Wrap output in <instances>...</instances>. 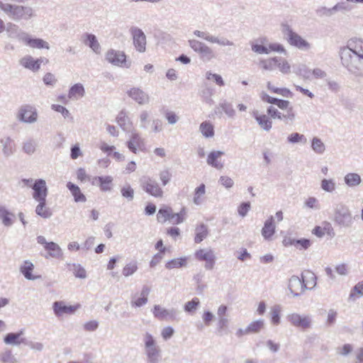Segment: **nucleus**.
I'll use <instances>...</instances> for the list:
<instances>
[{"mask_svg": "<svg viewBox=\"0 0 363 363\" xmlns=\"http://www.w3.org/2000/svg\"><path fill=\"white\" fill-rule=\"evenodd\" d=\"M67 187L70 191L75 202H85L86 201V196L82 193L77 185L69 182L67 184Z\"/></svg>", "mask_w": 363, "mask_h": 363, "instance_id": "obj_34", "label": "nucleus"}, {"mask_svg": "<svg viewBox=\"0 0 363 363\" xmlns=\"http://www.w3.org/2000/svg\"><path fill=\"white\" fill-rule=\"evenodd\" d=\"M34 269V264L29 260H25L20 267V272L28 280H35L40 277V276H34L32 272Z\"/></svg>", "mask_w": 363, "mask_h": 363, "instance_id": "obj_27", "label": "nucleus"}, {"mask_svg": "<svg viewBox=\"0 0 363 363\" xmlns=\"http://www.w3.org/2000/svg\"><path fill=\"white\" fill-rule=\"evenodd\" d=\"M105 58L114 66L128 68L130 65L127 63L126 55L123 51L110 49L106 52Z\"/></svg>", "mask_w": 363, "mask_h": 363, "instance_id": "obj_6", "label": "nucleus"}, {"mask_svg": "<svg viewBox=\"0 0 363 363\" xmlns=\"http://www.w3.org/2000/svg\"><path fill=\"white\" fill-rule=\"evenodd\" d=\"M288 289L294 297H298L300 294L305 291L306 285L303 284L301 278L293 275L289 280Z\"/></svg>", "mask_w": 363, "mask_h": 363, "instance_id": "obj_18", "label": "nucleus"}, {"mask_svg": "<svg viewBox=\"0 0 363 363\" xmlns=\"http://www.w3.org/2000/svg\"><path fill=\"white\" fill-rule=\"evenodd\" d=\"M264 320L259 319L250 323L247 326V330L249 331V333H257L264 328Z\"/></svg>", "mask_w": 363, "mask_h": 363, "instance_id": "obj_50", "label": "nucleus"}, {"mask_svg": "<svg viewBox=\"0 0 363 363\" xmlns=\"http://www.w3.org/2000/svg\"><path fill=\"white\" fill-rule=\"evenodd\" d=\"M79 308V305L67 306L64 301H55L52 304V310L56 317H62L65 314L72 315Z\"/></svg>", "mask_w": 363, "mask_h": 363, "instance_id": "obj_17", "label": "nucleus"}, {"mask_svg": "<svg viewBox=\"0 0 363 363\" xmlns=\"http://www.w3.org/2000/svg\"><path fill=\"white\" fill-rule=\"evenodd\" d=\"M311 148L316 154L322 155L325 150V145L320 138L314 137L311 141Z\"/></svg>", "mask_w": 363, "mask_h": 363, "instance_id": "obj_45", "label": "nucleus"}, {"mask_svg": "<svg viewBox=\"0 0 363 363\" xmlns=\"http://www.w3.org/2000/svg\"><path fill=\"white\" fill-rule=\"evenodd\" d=\"M155 318L160 320H174L177 319L179 311L175 308L167 309L160 305H155L152 309Z\"/></svg>", "mask_w": 363, "mask_h": 363, "instance_id": "obj_13", "label": "nucleus"}, {"mask_svg": "<svg viewBox=\"0 0 363 363\" xmlns=\"http://www.w3.org/2000/svg\"><path fill=\"white\" fill-rule=\"evenodd\" d=\"M5 30H6L9 38H16L21 43H23L24 39L28 33L21 30L17 25L11 22L6 24V28Z\"/></svg>", "mask_w": 363, "mask_h": 363, "instance_id": "obj_20", "label": "nucleus"}, {"mask_svg": "<svg viewBox=\"0 0 363 363\" xmlns=\"http://www.w3.org/2000/svg\"><path fill=\"white\" fill-rule=\"evenodd\" d=\"M214 94V89L210 86L206 85L200 91V96L202 100L207 104L212 105L214 101L212 96Z\"/></svg>", "mask_w": 363, "mask_h": 363, "instance_id": "obj_38", "label": "nucleus"}, {"mask_svg": "<svg viewBox=\"0 0 363 363\" xmlns=\"http://www.w3.org/2000/svg\"><path fill=\"white\" fill-rule=\"evenodd\" d=\"M37 147L38 142L33 138L28 139L22 143V150L23 152L28 155L34 154Z\"/></svg>", "mask_w": 363, "mask_h": 363, "instance_id": "obj_37", "label": "nucleus"}, {"mask_svg": "<svg viewBox=\"0 0 363 363\" xmlns=\"http://www.w3.org/2000/svg\"><path fill=\"white\" fill-rule=\"evenodd\" d=\"M15 218V215L13 213L8 211L5 214H4L3 216H1L0 218V219H1V221H2V223L4 224V225H5L6 227H9L13 224V222H14L13 218Z\"/></svg>", "mask_w": 363, "mask_h": 363, "instance_id": "obj_64", "label": "nucleus"}, {"mask_svg": "<svg viewBox=\"0 0 363 363\" xmlns=\"http://www.w3.org/2000/svg\"><path fill=\"white\" fill-rule=\"evenodd\" d=\"M287 141L291 144H295V143L304 144L306 143V138L305 135L303 134H300L298 133H293L287 137Z\"/></svg>", "mask_w": 363, "mask_h": 363, "instance_id": "obj_53", "label": "nucleus"}, {"mask_svg": "<svg viewBox=\"0 0 363 363\" xmlns=\"http://www.w3.org/2000/svg\"><path fill=\"white\" fill-rule=\"evenodd\" d=\"M171 212V208H160L157 214V220L161 223H164L167 220H169Z\"/></svg>", "mask_w": 363, "mask_h": 363, "instance_id": "obj_58", "label": "nucleus"}, {"mask_svg": "<svg viewBox=\"0 0 363 363\" xmlns=\"http://www.w3.org/2000/svg\"><path fill=\"white\" fill-rule=\"evenodd\" d=\"M276 226L273 216H270L264 224L262 229V235L265 240H270L275 233Z\"/></svg>", "mask_w": 363, "mask_h": 363, "instance_id": "obj_29", "label": "nucleus"}, {"mask_svg": "<svg viewBox=\"0 0 363 363\" xmlns=\"http://www.w3.org/2000/svg\"><path fill=\"white\" fill-rule=\"evenodd\" d=\"M38 206L35 208V213L38 216L43 218H49L52 216V212L48 207L46 206L45 200H38Z\"/></svg>", "mask_w": 363, "mask_h": 363, "instance_id": "obj_36", "label": "nucleus"}, {"mask_svg": "<svg viewBox=\"0 0 363 363\" xmlns=\"http://www.w3.org/2000/svg\"><path fill=\"white\" fill-rule=\"evenodd\" d=\"M138 270V265L135 262H131L127 264L123 269L122 273L125 277L133 275Z\"/></svg>", "mask_w": 363, "mask_h": 363, "instance_id": "obj_60", "label": "nucleus"}, {"mask_svg": "<svg viewBox=\"0 0 363 363\" xmlns=\"http://www.w3.org/2000/svg\"><path fill=\"white\" fill-rule=\"evenodd\" d=\"M130 31L135 50L141 53L145 52L146 51L147 40L144 32L138 27L130 28Z\"/></svg>", "mask_w": 363, "mask_h": 363, "instance_id": "obj_12", "label": "nucleus"}, {"mask_svg": "<svg viewBox=\"0 0 363 363\" xmlns=\"http://www.w3.org/2000/svg\"><path fill=\"white\" fill-rule=\"evenodd\" d=\"M0 359L2 363H17L16 358L9 350L0 354Z\"/></svg>", "mask_w": 363, "mask_h": 363, "instance_id": "obj_59", "label": "nucleus"}, {"mask_svg": "<svg viewBox=\"0 0 363 363\" xmlns=\"http://www.w3.org/2000/svg\"><path fill=\"white\" fill-rule=\"evenodd\" d=\"M199 305V299L198 298H194L191 301L184 304V309L186 313H194Z\"/></svg>", "mask_w": 363, "mask_h": 363, "instance_id": "obj_54", "label": "nucleus"}, {"mask_svg": "<svg viewBox=\"0 0 363 363\" xmlns=\"http://www.w3.org/2000/svg\"><path fill=\"white\" fill-rule=\"evenodd\" d=\"M150 123V113L143 110L139 115V127L143 130H147Z\"/></svg>", "mask_w": 363, "mask_h": 363, "instance_id": "obj_48", "label": "nucleus"}, {"mask_svg": "<svg viewBox=\"0 0 363 363\" xmlns=\"http://www.w3.org/2000/svg\"><path fill=\"white\" fill-rule=\"evenodd\" d=\"M252 116L262 130L268 132L272 129V122L267 115L259 114L258 111H256L253 112Z\"/></svg>", "mask_w": 363, "mask_h": 363, "instance_id": "obj_26", "label": "nucleus"}, {"mask_svg": "<svg viewBox=\"0 0 363 363\" xmlns=\"http://www.w3.org/2000/svg\"><path fill=\"white\" fill-rule=\"evenodd\" d=\"M16 118L23 123H34L38 121L37 109L30 104L23 105L19 108Z\"/></svg>", "mask_w": 363, "mask_h": 363, "instance_id": "obj_5", "label": "nucleus"}, {"mask_svg": "<svg viewBox=\"0 0 363 363\" xmlns=\"http://www.w3.org/2000/svg\"><path fill=\"white\" fill-rule=\"evenodd\" d=\"M84 94L85 89L83 84L77 83L69 88L67 97L71 100H78L82 98Z\"/></svg>", "mask_w": 363, "mask_h": 363, "instance_id": "obj_28", "label": "nucleus"}, {"mask_svg": "<svg viewBox=\"0 0 363 363\" xmlns=\"http://www.w3.org/2000/svg\"><path fill=\"white\" fill-rule=\"evenodd\" d=\"M199 130L205 138H212L214 135L213 125L209 121H204L200 124Z\"/></svg>", "mask_w": 363, "mask_h": 363, "instance_id": "obj_41", "label": "nucleus"}, {"mask_svg": "<svg viewBox=\"0 0 363 363\" xmlns=\"http://www.w3.org/2000/svg\"><path fill=\"white\" fill-rule=\"evenodd\" d=\"M277 67L284 74H288L291 72V66L286 59L278 57Z\"/></svg>", "mask_w": 363, "mask_h": 363, "instance_id": "obj_52", "label": "nucleus"}, {"mask_svg": "<svg viewBox=\"0 0 363 363\" xmlns=\"http://www.w3.org/2000/svg\"><path fill=\"white\" fill-rule=\"evenodd\" d=\"M349 3L350 2L347 1L338 2L335 4V9L337 12H341L342 13L350 12L352 10V6Z\"/></svg>", "mask_w": 363, "mask_h": 363, "instance_id": "obj_62", "label": "nucleus"}, {"mask_svg": "<svg viewBox=\"0 0 363 363\" xmlns=\"http://www.w3.org/2000/svg\"><path fill=\"white\" fill-rule=\"evenodd\" d=\"M344 182L348 187L354 188L361 184L362 178L357 173L350 172L344 177Z\"/></svg>", "mask_w": 363, "mask_h": 363, "instance_id": "obj_32", "label": "nucleus"}, {"mask_svg": "<svg viewBox=\"0 0 363 363\" xmlns=\"http://www.w3.org/2000/svg\"><path fill=\"white\" fill-rule=\"evenodd\" d=\"M31 188L33 190V198L35 201L46 199L48 189L45 180L43 179L35 180Z\"/></svg>", "mask_w": 363, "mask_h": 363, "instance_id": "obj_16", "label": "nucleus"}, {"mask_svg": "<svg viewBox=\"0 0 363 363\" xmlns=\"http://www.w3.org/2000/svg\"><path fill=\"white\" fill-rule=\"evenodd\" d=\"M144 352L148 363H158L162 359V350L154 336L146 332L143 336Z\"/></svg>", "mask_w": 363, "mask_h": 363, "instance_id": "obj_3", "label": "nucleus"}, {"mask_svg": "<svg viewBox=\"0 0 363 363\" xmlns=\"http://www.w3.org/2000/svg\"><path fill=\"white\" fill-rule=\"evenodd\" d=\"M23 43L31 48L49 50L50 48L47 41L41 38H32L28 33H27Z\"/></svg>", "mask_w": 363, "mask_h": 363, "instance_id": "obj_21", "label": "nucleus"}, {"mask_svg": "<svg viewBox=\"0 0 363 363\" xmlns=\"http://www.w3.org/2000/svg\"><path fill=\"white\" fill-rule=\"evenodd\" d=\"M320 188L328 193H333L336 190V183L333 179H323L320 182Z\"/></svg>", "mask_w": 363, "mask_h": 363, "instance_id": "obj_42", "label": "nucleus"}, {"mask_svg": "<svg viewBox=\"0 0 363 363\" xmlns=\"http://www.w3.org/2000/svg\"><path fill=\"white\" fill-rule=\"evenodd\" d=\"M121 192L124 198H126L128 201H132L134 198V190L129 184L123 186Z\"/></svg>", "mask_w": 363, "mask_h": 363, "instance_id": "obj_63", "label": "nucleus"}, {"mask_svg": "<svg viewBox=\"0 0 363 363\" xmlns=\"http://www.w3.org/2000/svg\"><path fill=\"white\" fill-rule=\"evenodd\" d=\"M281 311V307L280 305H275L271 308L270 310V315H271V321L274 325H279L280 323V313Z\"/></svg>", "mask_w": 363, "mask_h": 363, "instance_id": "obj_46", "label": "nucleus"}, {"mask_svg": "<svg viewBox=\"0 0 363 363\" xmlns=\"http://www.w3.org/2000/svg\"><path fill=\"white\" fill-rule=\"evenodd\" d=\"M95 180H98L99 182V186L102 191H111V184L113 182V177L111 176L106 177H95Z\"/></svg>", "mask_w": 363, "mask_h": 363, "instance_id": "obj_40", "label": "nucleus"}, {"mask_svg": "<svg viewBox=\"0 0 363 363\" xmlns=\"http://www.w3.org/2000/svg\"><path fill=\"white\" fill-rule=\"evenodd\" d=\"M140 185L142 189L148 194L156 198L162 197V189L158 183L150 177H145L142 178L140 179Z\"/></svg>", "mask_w": 363, "mask_h": 363, "instance_id": "obj_10", "label": "nucleus"}, {"mask_svg": "<svg viewBox=\"0 0 363 363\" xmlns=\"http://www.w3.org/2000/svg\"><path fill=\"white\" fill-rule=\"evenodd\" d=\"M333 220L340 228H350L354 223V217L347 205L339 203L334 207Z\"/></svg>", "mask_w": 363, "mask_h": 363, "instance_id": "obj_4", "label": "nucleus"}, {"mask_svg": "<svg viewBox=\"0 0 363 363\" xmlns=\"http://www.w3.org/2000/svg\"><path fill=\"white\" fill-rule=\"evenodd\" d=\"M303 283L306 285V290H311L316 286L317 277L311 271L307 270L301 274Z\"/></svg>", "mask_w": 363, "mask_h": 363, "instance_id": "obj_31", "label": "nucleus"}, {"mask_svg": "<svg viewBox=\"0 0 363 363\" xmlns=\"http://www.w3.org/2000/svg\"><path fill=\"white\" fill-rule=\"evenodd\" d=\"M116 121L118 125L125 131L130 130L132 127L130 119L124 111H121L117 118Z\"/></svg>", "mask_w": 363, "mask_h": 363, "instance_id": "obj_35", "label": "nucleus"}, {"mask_svg": "<svg viewBox=\"0 0 363 363\" xmlns=\"http://www.w3.org/2000/svg\"><path fill=\"white\" fill-rule=\"evenodd\" d=\"M199 54L203 60L206 61H210L215 57L213 50L207 45H205Z\"/></svg>", "mask_w": 363, "mask_h": 363, "instance_id": "obj_57", "label": "nucleus"}, {"mask_svg": "<svg viewBox=\"0 0 363 363\" xmlns=\"http://www.w3.org/2000/svg\"><path fill=\"white\" fill-rule=\"evenodd\" d=\"M24 1L25 0H0V10L13 21H28L35 17L36 14L33 7L19 4Z\"/></svg>", "mask_w": 363, "mask_h": 363, "instance_id": "obj_2", "label": "nucleus"}, {"mask_svg": "<svg viewBox=\"0 0 363 363\" xmlns=\"http://www.w3.org/2000/svg\"><path fill=\"white\" fill-rule=\"evenodd\" d=\"M81 41L86 46L90 48L96 54H99L101 47L99 43L96 36L92 33H84L81 36Z\"/></svg>", "mask_w": 363, "mask_h": 363, "instance_id": "obj_19", "label": "nucleus"}, {"mask_svg": "<svg viewBox=\"0 0 363 363\" xmlns=\"http://www.w3.org/2000/svg\"><path fill=\"white\" fill-rule=\"evenodd\" d=\"M195 258L199 261H204V267L207 270L213 269L216 262L214 251L209 247L200 249L194 253Z\"/></svg>", "mask_w": 363, "mask_h": 363, "instance_id": "obj_8", "label": "nucleus"}, {"mask_svg": "<svg viewBox=\"0 0 363 363\" xmlns=\"http://www.w3.org/2000/svg\"><path fill=\"white\" fill-rule=\"evenodd\" d=\"M43 62L48 63V60L44 57L35 60L31 55H25L19 60V64L24 68L36 72L40 70L41 63Z\"/></svg>", "mask_w": 363, "mask_h": 363, "instance_id": "obj_15", "label": "nucleus"}, {"mask_svg": "<svg viewBox=\"0 0 363 363\" xmlns=\"http://www.w3.org/2000/svg\"><path fill=\"white\" fill-rule=\"evenodd\" d=\"M186 257L175 258L168 261L165 267L168 269L179 268L186 265Z\"/></svg>", "mask_w": 363, "mask_h": 363, "instance_id": "obj_44", "label": "nucleus"}, {"mask_svg": "<svg viewBox=\"0 0 363 363\" xmlns=\"http://www.w3.org/2000/svg\"><path fill=\"white\" fill-rule=\"evenodd\" d=\"M289 244L298 248L307 249L311 245V241L308 239L302 238L299 240H290Z\"/></svg>", "mask_w": 363, "mask_h": 363, "instance_id": "obj_61", "label": "nucleus"}, {"mask_svg": "<svg viewBox=\"0 0 363 363\" xmlns=\"http://www.w3.org/2000/svg\"><path fill=\"white\" fill-rule=\"evenodd\" d=\"M127 95L139 105H146L150 103V97L147 93L139 87H131L126 91Z\"/></svg>", "mask_w": 363, "mask_h": 363, "instance_id": "obj_14", "label": "nucleus"}, {"mask_svg": "<svg viewBox=\"0 0 363 363\" xmlns=\"http://www.w3.org/2000/svg\"><path fill=\"white\" fill-rule=\"evenodd\" d=\"M2 154L4 157H9L15 152V144L11 137L6 136L0 139Z\"/></svg>", "mask_w": 363, "mask_h": 363, "instance_id": "obj_23", "label": "nucleus"}, {"mask_svg": "<svg viewBox=\"0 0 363 363\" xmlns=\"http://www.w3.org/2000/svg\"><path fill=\"white\" fill-rule=\"evenodd\" d=\"M286 319L291 325L302 330H306L311 327L312 320L309 315L291 313L287 315Z\"/></svg>", "mask_w": 363, "mask_h": 363, "instance_id": "obj_7", "label": "nucleus"}, {"mask_svg": "<svg viewBox=\"0 0 363 363\" xmlns=\"http://www.w3.org/2000/svg\"><path fill=\"white\" fill-rule=\"evenodd\" d=\"M194 34L196 37L202 38L212 44H217V45H218L220 46H223V47H225V46L233 47V46H235V43L225 37H218V36L213 35L207 32H203V31H201L199 30H194Z\"/></svg>", "mask_w": 363, "mask_h": 363, "instance_id": "obj_9", "label": "nucleus"}, {"mask_svg": "<svg viewBox=\"0 0 363 363\" xmlns=\"http://www.w3.org/2000/svg\"><path fill=\"white\" fill-rule=\"evenodd\" d=\"M342 65L355 77H363V38H353L340 48Z\"/></svg>", "mask_w": 363, "mask_h": 363, "instance_id": "obj_1", "label": "nucleus"}, {"mask_svg": "<svg viewBox=\"0 0 363 363\" xmlns=\"http://www.w3.org/2000/svg\"><path fill=\"white\" fill-rule=\"evenodd\" d=\"M196 235L194 238V241L196 243H200L202 242L208 235V228L207 225L204 224H200L198 225L196 229Z\"/></svg>", "mask_w": 363, "mask_h": 363, "instance_id": "obj_39", "label": "nucleus"}, {"mask_svg": "<svg viewBox=\"0 0 363 363\" xmlns=\"http://www.w3.org/2000/svg\"><path fill=\"white\" fill-rule=\"evenodd\" d=\"M23 333V329L18 333H7L4 337V342L6 345L18 346L24 342V339L21 338Z\"/></svg>", "mask_w": 363, "mask_h": 363, "instance_id": "obj_24", "label": "nucleus"}, {"mask_svg": "<svg viewBox=\"0 0 363 363\" xmlns=\"http://www.w3.org/2000/svg\"><path fill=\"white\" fill-rule=\"evenodd\" d=\"M206 194V186L204 184H200L198 187L195 189L194 195V204L199 206L203 202L202 197Z\"/></svg>", "mask_w": 363, "mask_h": 363, "instance_id": "obj_43", "label": "nucleus"}, {"mask_svg": "<svg viewBox=\"0 0 363 363\" xmlns=\"http://www.w3.org/2000/svg\"><path fill=\"white\" fill-rule=\"evenodd\" d=\"M143 145V140L140 135L136 133H132L129 140L127 142V147L133 153L136 154L138 150Z\"/></svg>", "mask_w": 363, "mask_h": 363, "instance_id": "obj_25", "label": "nucleus"}, {"mask_svg": "<svg viewBox=\"0 0 363 363\" xmlns=\"http://www.w3.org/2000/svg\"><path fill=\"white\" fill-rule=\"evenodd\" d=\"M267 89L269 91H271L275 94H279L284 97L291 96V92L290 91L289 89H288L286 88H276L269 82H267Z\"/></svg>", "mask_w": 363, "mask_h": 363, "instance_id": "obj_51", "label": "nucleus"}, {"mask_svg": "<svg viewBox=\"0 0 363 363\" xmlns=\"http://www.w3.org/2000/svg\"><path fill=\"white\" fill-rule=\"evenodd\" d=\"M205 77L208 80H213L219 86H223L225 85L223 77L218 74H215L212 73L211 71H207L205 74Z\"/></svg>", "mask_w": 363, "mask_h": 363, "instance_id": "obj_56", "label": "nucleus"}, {"mask_svg": "<svg viewBox=\"0 0 363 363\" xmlns=\"http://www.w3.org/2000/svg\"><path fill=\"white\" fill-rule=\"evenodd\" d=\"M45 250L48 252V255L45 258L52 257L55 259H60L63 255L62 250L59 245L54 242H50Z\"/></svg>", "mask_w": 363, "mask_h": 363, "instance_id": "obj_30", "label": "nucleus"}, {"mask_svg": "<svg viewBox=\"0 0 363 363\" xmlns=\"http://www.w3.org/2000/svg\"><path fill=\"white\" fill-rule=\"evenodd\" d=\"M223 155L224 152L220 150L211 151L207 157V164L216 169H222L223 163L220 161V158Z\"/></svg>", "mask_w": 363, "mask_h": 363, "instance_id": "obj_22", "label": "nucleus"}, {"mask_svg": "<svg viewBox=\"0 0 363 363\" xmlns=\"http://www.w3.org/2000/svg\"><path fill=\"white\" fill-rule=\"evenodd\" d=\"M356 295L359 296H363V280L358 282L351 290L349 299L350 300H355Z\"/></svg>", "mask_w": 363, "mask_h": 363, "instance_id": "obj_55", "label": "nucleus"}, {"mask_svg": "<svg viewBox=\"0 0 363 363\" xmlns=\"http://www.w3.org/2000/svg\"><path fill=\"white\" fill-rule=\"evenodd\" d=\"M278 57H270L267 59H260L258 62L259 67L264 71L272 72L277 68Z\"/></svg>", "mask_w": 363, "mask_h": 363, "instance_id": "obj_33", "label": "nucleus"}, {"mask_svg": "<svg viewBox=\"0 0 363 363\" xmlns=\"http://www.w3.org/2000/svg\"><path fill=\"white\" fill-rule=\"evenodd\" d=\"M219 107L228 118H234L235 117L236 112L230 103L225 101L219 104Z\"/></svg>", "mask_w": 363, "mask_h": 363, "instance_id": "obj_49", "label": "nucleus"}, {"mask_svg": "<svg viewBox=\"0 0 363 363\" xmlns=\"http://www.w3.org/2000/svg\"><path fill=\"white\" fill-rule=\"evenodd\" d=\"M296 114L292 106H290L286 113H281L280 119L283 121L286 124H291L294 121Z\"/></svg>", "mask_w": 363, "mask_h": 363, "instance_id": "obj_47", "label": "nucleus"}, {"mask_svg": "<svg viewBox=\"0 0 363 363\" xmlns=\"http://www.w3.org/2000/svg\"><path fill=\"white\" fill-rule=\"evenodd\" d=\"M286 35L290 45L296 47L301 50H308L311 48V45L308 42L304 40L301 36L294 33L288 26H285Z\"/></svg>", "mask_w": 363, "mask_h": 363, "instance_id": "obj_11", "label": "nucleus"}]
</instances>
